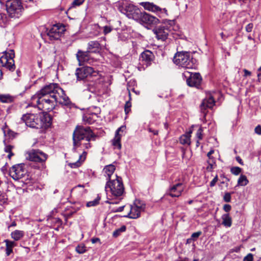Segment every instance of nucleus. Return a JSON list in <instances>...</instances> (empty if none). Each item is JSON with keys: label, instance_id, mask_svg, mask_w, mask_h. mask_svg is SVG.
<instances>
[{"label": "nucleus", "instance_id": "obj_50", "mask_svg": "<svg viewBox=\"0 0 261 261\" xmlns=\"http://www.w3.org/2000/svg\"><path fill=\"white\" fill-rule=\"evenodd\" d=\"M6 254H7V256H8L12 252V248H8V247H6Z\"/></svg>", "mask_w": 261, "mask_h": 261}, {"label": "nucleus", "instance_id": "obj_58", "mask_svg": "<svg viewBox=\"0 0 261 261\" xmlns=\"http://www.w3.org/2000/svg\"><path fill=\"white\" fill-rule=\"evenodd\" d=\"M220 36H221L222 39H225V35L223 33H220Z\"/></svg>", "mask_w": 261, "mask_h": 261}, {"label": "nucleus", "instance_id": "obj_16", "mask_svg": "<svg viewBox=\"0 0 261 261\" xmlns=\"http://www.w3.org/2000/svg\"><path fill=\"white\" fill-rule=\"evenodd\" d=\"M153 32L158 40L164 41L167 39L170 30L167 25H162L154 29Z\"/></svg>", "mask_w": 261, "mask_h": 261}, {"label": "nucleus", "instance_id": "obj_35", "mask_svg": "<svg viewBox=\"0 0 261 261\" xmlns=\"http://www.w3.org/2000/svg\"><path fill=\"white\" fill-rule=\"evenodd\" d=\"M230 171L233 174L238 175L242 172V169L239 167H233L231 168Z\"/></svg>", "mask_w": 261, "mask_h": 261}, {"label": "nucleus", "instance_id": "obj_25", "mask_svg": "<svg viewBox=\"0 0 261 261\" xmlns=\"http://www.w3.org/2000/svg\"><path fill=\"white\" fill-rule=\"evenodd\" d=\"M100 48V45L97 41H90L88 44L87 50L90 53H96Z\"/></svg>", "mask_w": 261, "mask_h": 261}, {"label": "nucleus", "instance_id": "obj_49", "mask_svg": "<svg viewBox=\"0 0 261 261\" xmlns=\"http://www.w3.org/2000/svg\"><path fill=\"white\" fill-rule=\"evenodd\" d=\"M207 163H211V164H215V159L213 157L208 158V160L207 161Z\"/></svg>", "mask_w": 261, "mask_h": 261}, {"label": "nucleus", "instance_id": "obj_62", "mask_svg": "<svg viewBox=\"0 0 261 261\" xmlns=\"http://www.w3.org/2000/svg\"><path fill=\"white\" fill-rule=\"evenodd\" d=\"M77 187H84V186L83 185H79L77 186Z\"/></svg>", "mask_w": 261, "mask_h": 261}, {"label": "nucleus", "instance_id": "obj_41", "mask_svg": "<svg viewBox=\"0 0 261 261\" xmlns=\"http://www.w3.org/2000/svg\"><path fill=\"white\" fill-rule=\"evenodd\" d=\"M253 255L251 253H249L244 258L243 261H253Z\"/></svg>", "mask_w": 261, "mask_h": 261}, {"label": "nucleus", "instance_id": "obj_53", "mask_svg": "<svg viewBox=\"0 0 261 261\" xmlns=\"http://www.w3.org/2000/svg\"><path fill=\"white\" fill-rule=\"evenodd\" d=\"M80 162H79V161H77V162H75V163H74L72 164V166H71V167H78V166H80Z\"/></svg>", "mask_w": 261, "mask_h": 261}, {"label": "nucleus", "instance_id": "obj_9", "mask_svg": "<svg viewBox=\"0 0 261 261\" xmlns=\"http://www.w3.org/2000/svg\"><path fill=\"white\" fill-rule=\"evenodd\" d=\"M48 158V155L39 149H32L28 152L27 159L30 161L41 163L42 168H44V163Z\"/></svg>", "mask_w": 261, "mask_h": 261}, {"label": "nucleus", "instance_id": "obj_15", "mask_svg": "<svg viewBox=\"0 0 261 261\" xmlns=\"http://www.w3.org/2000/svg\"><path fill=\"white\" fill-rule=\"evenodd\" d=\"M141 15L140 20L138 21L141 24L152 26L156 25L159 22L158 18L145 12H143Z\"/></svg>", "mask_w": 261, "mask_h": 261}, {"label": "nucleus", "instance_id": "obj_63", "mask_svg": "<svg viewBox=\"0 0 261 261\" xmlns=\"http://www.w3.org/2000/svg\"><path fill=\"white\" fill-rule=\"evenodd\" d=\"M258 77H261V73L258 74Z\"/></svg>", "mask_w": 261, "mask_h": 261}, {"label": "nucleus", "instance_id": "obj_31", "mask_svg": "<svg viewBox=\"0 0 261 261\" xmlns=\"http://www.w3.org/2000/svg\"><path fill=\"white\" fill-rule=\"evenodd\" d=\"M14 148V146L10 145H6L5 147V151L7 153H8L7 156L9 159H10L11 157L14 155L12 152V150Z\"/></svg>", "mask_w": 261, "mask_h": 261}, {"label": "nucleus", "instance_id": "obj_18", "mask_svg": "<svg viewBox=\"0 0 261 261\" xmlns=\"http://www.w3.org/2000/svg\"><path fill=\"white\" fill-rule=\"evenodd\" d=\"M140 5L143 7L145 10L157 13H167V10L166 9H161L152 3L141 2L140 3Z\"/></svg>", "mask_w": 261, "mask_h": 261}, {"label": "nucleus", "instance_id": "obj_52", "mask_svg": "<svg viewBox=\"0 0 261 261\" xmlns=\"http://www.w3.org/2000/svg\"><path fill=\"white\" fill-rule=\"evenodd\" d=\"M99 241H100L99 239H98L97 238H92L91 239V242L93 244L96 243V242H97Z\"/></svg>", "mask_w": 261, "mask_h": 261}, {"label": "nucleus", "instance_id": "obj_22", "mask_svg": "<svg viewBox=\"0 0 261 261\" xmlns=\"http://www.w3.org/2000/svg\"><path fill=\"white\" fill-rule=\"evenodd\" d=\"M125 129V127L121 126L116 132L115 136L112 140V144L115 148L120 149L121 145L120 143L122 135L119 134L120 132H123Z\"/></svg>", "mask_w": 261, "mask_h": 261}, {"label": "nucleus", "instance_id": "obj_34", "mask_svg": "<svg viewBox=\"0 0 261 261\" xmlns=\"http://www.w3.org/2000/svg\"><path fill=\"white\" fill-rule=\"evenodd\" d=\"M99 198H97L96 199H95L94 200L89 201L87 203L86 206L87 207L96 206L99 203Z\"/></svg>", "mask_w": 261, "mask_h": 261}, {"label": "nucleus", "instance_id": "obj_33", "mask_svg": "<svg viewBox=\"0 0 261 261\" xmlns=\"http://www.w3.org/2000/svg\"><path fill=\"white\" fill-rule=\"evenodd\" d=\"M76 251L82 254L85 253L86 251V247L83 244H81L78 245L75 249Z\"/></svg>", "mask_w": 261, "mask_h": 261}, {"label": "nucleus", "instance_id": "obj_21", "mask_svg": "<svg viewBox=\"0 0 261 261\" xmlns=\"http://www.w3.org/2000/svg\"><path fill=\"white\" fill-rule=\"evenodd\" d=\"M90 52L87 50L86 51L79 50L76 54L77 60L79 62V65H82L85 62H88L90 60Z\"/></svg>", "mask_w": 261, "mask_h": 261}, {"label": "nucleus", "instance_id": "obj_5", "mask_svg": "<svg viewBox=\"0 0 261 261\" xmlns=\"http://www.w3.org/2000/svg\"><path fill=\"white\" fill-rule=\"evenodd\" d=\"M173 61L179 67L188 69L196 67L193 57L190 52L184 51L177 52L173 57Z\"/></svg>", "mask_w": 261, "mask_h": 261}, {"label": "nucleus", "instance_id": "obj_20", "mask_svg": "<svg viewBox=\"0 0 261 261\" xmlns=\"http://www.w3.org/2000/svg\"><path fill=\"white\" fill-rule=\"evenodd\" d=\"M184 190L182 182H178L171 186L169 190V195L172 197H177L181 195Z\"/></svg>", "mask_w": 261, "mask_h": 261}, {"label": "nucleus", "instance_id": "obj_4", "mask_svg": "<svg viewBox=\"0 0 261 261\" xmlns=\"http://www.w3.org/2000/svg\"><path fill=\"white\" fill-rule=\"evenodd\" d=\"M75 75L77 81H87L96 82L100 75L97 70L89 66H83L76 68Z\"/></svg>", "mask_w": 261, "mask_h": 261}, {"label": "nucleus", "instance_id": "obj_60", "mask_svg": "<svg viewBox=\"0 0 261 261\" xmlns=\"http://www.w3.org/2000/svg\"><path fill=\"white\" fill-rule=\"evenodd\" d=\"M3 73L2 71L0 69V80L3 79Z\"/></svg>", "mask_w": 261, "mask_h": 261}, {"label": "nucleus", "instance_id": "obj_38", "mask_svg": "<svg viewBox=\"0 0 261 261\" xmlns=\"http://www.w3.org/2000/svg\"><path fill=\"white\" fill-rule=\"evenodd\" d=\"M5 242L6 244V247L8 248H13L16 245V243L14 242L8 240H5Z\"/></svg>", "mask_w": 261, "mask_h": 261}, {"label": "nucleus", "instance_id": "obj_24", "mask_svg": "<svg viewBox=\"0 0 261 261\" xmlns=\"http://www.w3.org/2000/svg\"><path fill=\"white\" fill-rule=\"evenodd\" d=\"M97 118L98 116L95 113H86L84 115L83 120L88 124H92L96 121Z\"/></svg>", "mask_w": 261, "mask_h": 261}, {"label": "nucleus", "instance_id": "obj_59", "mask_svg": "<svg viewBox=\"0 0 261 261\" xmlns=\"http://www.w3.org/2000/svg\"><path fill=\"white\" fill-rule=\"evenodd\" d=\"M123 208H124V206L119 207L117 211V212H121L123 211Z\"/></svg>", "mask_w": 261, "mask_h": 261}, {"label": "nucleus", "instance_id": "obj_11", "mask_svg": "<svg viewBox=\"0 0 261 261\" xmlns=\"http://www.w3.org/2000/svg\"><path fill=\"white\" fill-rule=\"evenodd\" d=\"M15 53L13 50H9L5 56L0 58V64L10 71H14L15 69L14 61Z\"/></svg>", "mask_w": 261, "mask_h": 261}, {"label": "nucleus", "instance_id": "obj_23", "mask_svg": "<svg viewBox=\"0 0 261 261\" xmlns=\"http://www.w3.org/2000/svg\"><path fill=\"white\" fill-rule=\"evenodd\" d=\"M115 170V167L112 164L105 167L103 169V172L104 173L105 176L107 177V180H110V179L115 178V177H113V176L117 175L116 174H114Z\"/></svg>", "mask_w": 261, "mask_h": 261}, {"label": "nucleus", "instance_id": "obj_42", "mask_svg": "<svg viewBox=\"0 0 261 261\" xmlns=\"http://www.w3.org/2000/svg\"><path fill=\"white\" fill-rule=\"evenodd\" d=\"M112 29L111 27L109 26H105L103 27V32L105 34H108L111 32Z\"/></svg>", "mask_w": 261, "mask_h": 261}, {"label": "nucleus", "instance_id": "obj_37", "mask_svg": "<svg viewBox=\"0 0 261 261\" xmlns=\"http://www.w3.org/2000/svg\"><path fill=\"white\" fill-rule=\"evenodd\" d=\"M231 194L230 193L226 192L223 196V200L226 202H229L231 201Z\"/></svg>", "mask_w": 261, "mask_h": 261}, {"label": "nucleus", "instance_id": "obj_51", "mask_svg": "<svg viewBox=\"0 0 261 261\" xmlns=\"http://www.w3.org/2000/svg\"><path fill=\"white\" fill-rule=\"evenodd\" d=\"M148 130L149 132L152 133L154 135H156L158 134V131L156 130H153L151 128L149 127L148 128Z\"/></svg>", "mask_w": 261, "mask_h": 261}, {"label": "nucleus", "instance_id": "obj_57", "mask_svg": "<svg viewBox=\"0 0 261 261\" xmlns=\"http://www.w3.org/2000/svg\"><path fill=\"white\" fill-rule=\"evenodd\" d=\"M16 226V223L15 221H14V222H13L11 223V224L10 225H9V226H8V228H10L11 227H13V226Z\"/></svg>", "mask_w": 261, "mask_h": 261}, {"label": "nucleus", "instance_id": "obj_47", "mask_svg": "<svg viewBox=\"0 0 261 261\" xmlns=\"http://www.w3.org/2000/svg\"><path fill=\"white\" fill-rule=\"evenodd\" d=\"M255 132L258 135H261V126L260 125H257L255 128Z\"/></svg>", "mask_w": 261, "mask_h": 261}, {"label": "nucleus", "instance_id": "obj_55", "mask_svg": "<svg viewBox=\"0 0 261 261\" xmlns=\"http://www.w3.org/2000/svg\"><path fill=\"white\" fill-rule=\"evenodd\" d=\"M214 152V151L213 150H210L207 154V156L208 158H211V155Z\"/></svg>", "mask_w": 261, "mask_h": 261}, {"label": "nucleus", "instance_id": "obj_8", "mask_svg": "<svg viewBox=\"0 0 261 261\" xmlns=\"http://www.w3.org/2000/svg\"><path fill=\"white\" fill-rule=\"evenodd\" d=\"M24 166L22 164L13 166L9 170V175L14 180H21L22 182L27 184L29 175Z\"/></svg>", "mask_w": 261, "mask_h": 261}, {"label": "nucleus", "instance_id": "obj_14", "mask_svg": "<svg viewBox=\"0 0 261 261\" xmlns=\"http://www.w3.org/2000/svg\"><path fill=\"white\" fill-rule=\"evenodd\" d=\"M144 209L145 205L136 200L133 205L130 206V211L127 217L132 219H136L140 216L141 212Z\"/></svg>", "mask_w": 261, "mask_h": 261}, {"label": "nucleus", "instance_id": "obj_28", "mask_svg": "<svg viewBox=\"0 0 261 261\" xmlns=\"http://www.w3.org/2000/svg\"><path fill=\"white\" fill-rule=\"evenodd\" d=\"M24 236V231L19 230H15L11 233V238L16 241L20 240Z\"/></svg>", "mask_w": 261, "mask_h": 261}, {"label": "nucleus", "instance_id": "obj_13", "mask_svg": "<svg viewBox=\"0 0 261 261\" xmlns=\"http://www.w3.org/2000/svg\"><path fill=\"white\" fill-rule=\"evenodd\" d=\"M65 31V27L60 24L54 25L47 31V35L51 40H58Z\"/></svg>", "mask_w": 261, "mask_h": 261}, {"label": "nucleus", "instance_id": "obj_26", "mask_svg": "<svg viewBox=\"0 0 261 261\" xmlns=\"http://www.w3.org/2000/svg\"><path fill=\"white\" fill-rule=\"evenodd\" d=\"M192 133V130H190L186 134L182 135L179 138L180 143L182 145H190L191 143L190 137Z\"/></svg>", "mask_w": 261, "mask_h": 261}, {"label": "nucleus", "instance_id": "obj_32", "mask_svg": "<svg viewBox=\"0 0 261 261\" xmlns=\"http://www.w3.org/2000/svg\"><path fill=\"white\" fill-rule=\"evenodd\" d=\"M125 230L126 226L125 225H123L120 228L115 230L113 233V236L114 237L116 238L120 235L121 232H124Z\"/></svg>", "mask_w": 261, "mask_h": 261}, {"label": "nucleus", "instance_id": "obj_3", "mask_svg": "<svg viewBox=\"0 0 261 261\" xmlns=\"http://www.w3.org/2000/svg\"><path fill=\"white\" fill-rule=\"evenodd\" d=\"M113 177L115 178L108 180L105 186L107 198L109 200L121 199L124 194L122 178L117 175H114Z\"/></svg>", "mask_w": 261, "mask_h": 261}, {"label": "nucleus", "instance_id": "obj_2", "mask_svg": "<svg viewBox=\"0 0 261 261\" xmlns=\"http://www.w3.org/2000/svg\"><path fill=\"white\" fill-rule=\"evenodd\" d=\"M96 136L91 129L90 127L77 126L74 130L72 135L73 140V151L75 152H79V148L83 151V154L79 156V160L83 158V160L86 158L87 152L84 151V148L89 149L91 147L90 142L95 141Z\"/></svg>", "mask_w": 261, "mask_h": 261}, {"label": "nucleus", "instance_id": "obj_48", "mask_svg": "<svg viewBox=\"0 0 261 261\" xmlns=\"http://www.w3.org/2000/svg\"><path fill=\"white\" fill-rule=\"evenodd\" d=\"M208 165L206 167V169L207 170L211 171L214 168V165H215V164H211V163H208Z\"/></svg>", "mask_w": 261, "mask_h": 261}, {"label": "nucleus", "instance_id": "obj_43", "mask_svg": "<svg viewBox=\"0 0 261 261\" xmlns=\"http://www.w3.org/2000/svg\"><path fill=\"white\" fill-rule=\"evenodd\" d=\"M218 176L216 175L214 178V179L211 181L210 182V186L211 187H214L215 185H216V183L218 181Z\"/></svg>", "mask_w": 261, "mask_h": 261}, {"label": "nucleus", "instance_id": "obj_27", "mask_svg": "<svg viewBox=\"0 0 261 261\" xmlns=\"http://www.w3.org/2000/svg\"><path fill=\"white\" fill-rule=\"evenodd\" d=\"M14 101V97L9 94H0V101L2 103H9Z\"/></svg>", "mask_w": 261, "mask_h": 261}, {"label": "nucleus", "instance_id": "obj_39", "mask_svg": "<svg viewBox=\"0 0 261 261\" xmlns=\"http://www.w3.org/2000/svg\"><path fill=\"white\" fill-rule=\"evenodd\" d=\"M131 103L127 101L125 105L124 110L126 114L128 113L130 111Z\"/></svg>", "mask_w": 261, "mask_h": 261}, {"label": "nucleus", "instance_id": "obj_36", "mask_svg": "<svg viewBox=\"0 0 261 261\" xmlns=\"http://www.w3.org/2000/svg\"><path fill=\"white\" fill-rule=\"evenodd\" d=\"M203 129L202 127H199L198 129L197 130V133H196V137L198 139V140L197 141V144L199 143V140H201L202 139V133ZM197 146H198V144H197Z\"/></svg>", "mask_w": 261, "mask_h": 261}, {"label": "nucleus", "instance_id": "obj_7", "mask_svg": "<svg viewBox=\"0 0 261 261\" xmlns=\"http://www.w3.org/2000/svg\"><path fill=\"white\" fill-rule=\"evenodd\" d=\"M44 117L41 114H24L21 120L26 125L32 128H40L44 126Z\"/></svg>", "mask_w": 261, "mask_h": 261}, {"label": "nucleus", "instance_id": "obj_29", "mask_svg": "<svg viewBox=\"0 0 261 261\" xmlns=\"http://www.w3.org/2000/svg\"><path fill=\"white\" fill-rule=\"evenodd\" d=\"M222 224L226 227H230L232 224L231 217L228 214H224L222 216Z\"/></svg>", "mask_w": 261, "mask_h": 261}, {"label": "nucleus", "instance_id": "obj_30", "mask_svg": "<svg viewBox=\"0 0 261 261\" xmlns=\"http://www.w3.org/2000/svg\"><path fill=\"white\" fill-rule=\"evenodd\" d=\"M249 182L247 177L245 175H241L238 180V185L240 186H245Z\"/></svg>", "mask_w": 261, "mask_h": 261}, {"label": "nucleus", "instance_id": "obj_10", "mask_svg": "<svg viewBox=\"0 0 261 261\" xmlns=\"http://www.w3.org/2000/svg\"><path fill=\"white\" fill-rule=\"evenodd\" d=\"M121 11L125 14L128 18L133 19L138 22L140 20L143 13L138 8L131 4L125 5Z\"/></svg>", "mask_w": 261, "mask_h": 261}, {"label": "nucleus", "instance_id": "obj_64", "mask_svg": "<svg viewBox=\"0 0 261 261\" xmlns=\"http://www.w3.org/2000/svg\"><path fill=\"white\" fill-rule=\"evenodd\" d=\"M258 70L261 71V66L259 68Z\"/></svg>", "mask_w": 261, "mask_h": 261}, {"label": "nucleus", "instance_id": "obj_54", "mask_svg": "<svg viewBox=\"0 0 261 261\" xmlns=\"http://www.w3.org/2000/svg\"><path fill=\"white\" fill-rule=\"evenodd\" d=\"M236 160L241 165H243V163L242 162V159L240 158V156H237L236 158Z\"/></svg>", "mask_w": 261, "mask_h": 261}, {"label": "nucleus", "instance_id": "obj_12", "mask_svg": "<svg viewBox=\"0 0 261 261\" xmlns=\"http://www.w3.org/2000/svg\"><path fill=\"white\" fill-rule=\"evenodd\" d=\"M182 76L190 87H198L201 83L202 77L199 73H192L186 71L182 73Z\"/></svg>", "mask_w": 261, "mask_h": 261}, {"label": "nucleus", "instance_id": "obj_40", "mask_svg": "<svg viewBox=\"0 0 261 261\" xmlns=\"http://www.w3.org/2000/svg\"><path fill=\"white\" fill-rule=\"evenodd\" d=\"M85 0H74L72 3V7H76L81 5Z\"/></svg>", "mask_w": 261, "mask_h": 261}, {"label": "nucleus", "instance_id": "obj_56", "mask_svg": "<svg viewBox=\"0 0 261 261\" xmlns=\"http://www.w3.org/2000/svg\"><path fill=\"white\" fill-rule=\"evenodd\" d=\"M244 71L245 76H248V75H251V72L249 71L248 70H247L246 69H244Z\"/></svg>", "mask_w": 261, "mask_h": 261}, {"label": "nucleus", "instance_id": "obj_6", "mask_svg": "<svg viewBox=\"0 0 261 261\" xmlns=\"http://www.w3.org/2000/svg\"><path fill=\"white\" fill-rule=\"evenodd\" d=\"M0 3L6 4L7 12L11 18H19L24 10L21 0H0Z\"/></svg>", "mask_w": 261, "mask_h": 261}, {"label": "nucleus", "instance_id": "obj_17", "mask_svg": "<svg viewBox=\"0 0 261 261\" xmlns=\"http://www.w3.org/2000/svg\"><path fill=\"white\" fill-rule=\"evenodd\" d=\"M153 54L148 50L143 51L140 57V63L146 67L149 66L153 59Z\"/></svg>", "mask_w": 261, "mask_h": 261}, {"label": "nucleus", "instance_id": "obj_1", "mask_svg": "<svg viewBox=\"0 0 261 261\" xmlns=\"http://www.w3.org/2000/svg\"><path fill=\"white\" fill-rule=\"evenodd\" d=\"M57 103L67 105L69 103V99L57 84L51 83L44 86L32 96L29 106L50 111Z\"/></svg>", "mask_w": 261, "mask_h": 261}, {"label": "nucleus", "instance_id": "obj_44", "mask_svg": "<svg viewBox=\"0 0 261 261\" xmlns=\"http://www.w3.org/2000/svg\"><path fill=\"white\" fill-rule=\"evenodd\" d=\"M202 232L200 231L193 233L191 237L193 239H196L198 238L201 234Z\"/></svg>", "mask_w": 261, "mask_h": 261}, {"label": "nucleus", "instance_id": "obj_45", "mask_svg": "<svg viewBox=\"0 0 261 261\" xmlns=\"http://www.w3.org/2000/svg\"><path fill=\"white\" fill-rule=\"evenodd\" d=\"M253 23H249L247 25V26L246 27V31L247 32H251L252 30V28H253Z\"/></svg>", "mask_w": 261, "mask_h": 261}, {"label": "nucleus", "instance_id": "obj_46", "mask_svg": "<svg viewBox=\"0 0 261 261\" xmlns=\"http://www.w3.org/2000/svg\"><path fill=\"white\" fill-rule=\"evenodd\" d=\"M231 207L230 205H229V204H225L223 206V210L226 212L230 211L231 210Z\"/></svg>", "mask_w": 261, "mask_h": 261}, {"label": "nucleus", "instance_id": "obj_19", "mask_svg": "<svg viewBox=\"0 0 261 261\" xmlns=\"http://www.w3.org/2000/svg\"><path fill=\"white\" fill-rule=\"evenodd\" d=\"M215 104V101L211 95H208L202 101L200 105V109L201 112L206 114L205 110L207 109H211Z\"/></svg>", "mask_w": 261, "mask_h": 261}, {"label": "nucleus", "instance_id": "obj_61", "mask_svg": "<svg viewBox=\"0 0 261 261\" xmlns=\"http://www.w3.org/2000/svg\"><path fill=\"white\" fill-rule=\"evenodd\" d=\"M188 204H191L193 203V200H189L188 202Z\"/></svg>", "mask_w": 261, "mask_h": 261}]
</instances>
